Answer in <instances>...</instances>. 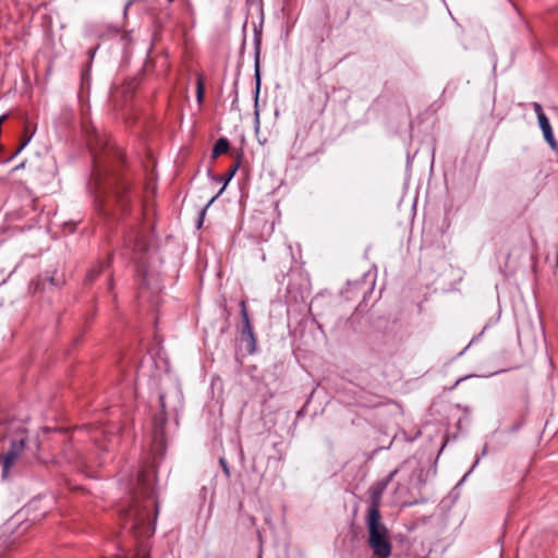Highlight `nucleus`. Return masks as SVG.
<instances>
[{"label":"nucleus","mask_w":558,"mask_h":558,"mask_svg":"<svg viewBox=\"0 0 558 558\" xmlns=\"http://www.w3.org/2000/svg\"><path fill=\"white\" fill-rule=\"evenodd\" d=\"M397 473H398V469H396V470L391 471V472L387 475V477H386L385 480L380 481V482H381V483H386V486H388V485H389V483H390V482L393 480V477L397 475Z\"/></svg>","instance_id":"nucleus-16"},{"label":"nucleus","mask_w":558,"mask_h":558,"mask_svg":"<svg viewBox=\"0 0 558 558\" xmlns=\"http://www.w3.org/2000/svg\"><path fill=\"white\" fill-rule=\"evenodd\" d=\"M124 245L134 253H145L149 247V239L142 227L132 228L124 236Z\"/></svg>","instance_id":"nucleus-4"},{"label":"nucleus","mask_w":558,"mask_h":558,"mask_svg":"<svg viewBox=\"0 0 558 558\" xmlns=\"http://www.w3.org/2000/svg\"><path fill=\"white\" fill-rule=\"evenodd\" d=\"M204 89H205L204 82H203V78L199 76L196 82V96H197L198 102L203 101Z\"/></svg>","instance_id":"nucleus-11"},{"label":"nucleus","mask_w":558,"mask_h":558,"mask_svg":"<svg viewBox=\"0 0 558 558\" xmlns=\"http://www.w3.org/2000/svg\"><path fill=\"white\" fill-rule=\"evenodd\" d=\"M48 281L51 286H54V287H58L60 286V282L56 281L53 276H49V275H45L43 277H40V284H45V282Z\"/></svg>","instance_id":"nucleus-14"},{"label":"nucleus","mask_w":558,"mask_h":558,"mask_svg":"<svg viewBox=\"0 0 558 558\" xmlns=\"http://www.w3.org/2000/svg\"><path fill=\"white\" fill-rule=\"evenodd\" d=\"M239 306H240V314H241V318H242V323H243L241 335L243 338H247V340L250 342V348L247 349V351H248V353L252 354L255 352L256 338H255L253 327H252V324H251V320L248 317L246 301L241 300L239 303Z\"/></svg>","instance_id":"nucleus-5"},{"label":"nucleus","mask_w":558,"mask_h":558,"mask_svg":"<svg viewBox=\"0 0 558 558\" xmlns=\"http://www.w3.org/2000/svg\"><path fill=\"white\" fill-rule=\"evenodd\" d=\"M159 401H160L161 408L165 409V397L162 395L159 397Z\"/></svg>","instance_id":"nucleus-18"},{"label":"nucleus","mask_w":558,"mask_h":558,"mask_svg":"<svg viewBox=\"0 0 558 558\" xmlns=\"http://www.w3.org/2000/svg\"><path fill=\"white\" fill-rule=\"evenodd\" d=\"M262 33L255 29L254 44H255V80H256V97L260 88V73H259V52H260Z\"/></svg>","instance_id":"nucleus-9"},{"label":"nucleus","mask_w":558,"mask_h":558,"mask_svg":"<svg viewBox=\"0 0 558 558\" xmlns=\"http://www.w3.org/2000/svg\"><path fill=\"white\" fill-rule=\"evenodd\" d=\"M168 2H173L174 0H167Z\"/></svg>","instance_id":"nucleus-20"},{"label":"nucleus","mask_w":558,"mask_h":558,"mask_svg":"<svg viewBox=\"0 0 558 558\" xmlns=\"http://www.w3.org/2000/svg\"><path fill=\"white\" fill-rule=\"evenodd\" d=\"M532 107H533L534 112L537 116V119H539L542 114H545L543 111V107L539 102H533Z\"/></svg>","instance_id":"nucleus-15"},{"label":"nucleus","mask_w":558,"mask_h":558,"mask_svg":"<svg viewBox=\"0 0 558 558\" xmlns=\"http://www.w3.org/2000/svg\"><path fill=\"white\" fill-rule=\"evenodd\" d=\"M537 120L545 141L553 149H556L558 147V143L554 136V132L548 118L546 117V114H542L541 118Z\"/></svg>","instance_id":"nucleus-8"},{"label":"nucleus","mask_w":558,"mask_h":558,"mask_svg":"<svg viewBox=\"0 0 558 558\" xmlns=\"http://www.w3.org/2000/svg\"><path fill=\"white\" fill-rule=\"evenodd\" d=\"M102 270V266L98 269L96 268H93L88 271V274L86 275V280L87 281H94L96 279V277L100 274V271Z\"/></svg>","instance_id":"nucleus-13"},{"label":"nucleus","mask_w":558,"mask_h":558,"mask_svg":"<svg viewBox=\"0 0 558 558\" xmlns=\"http://www.w3.org/2000/svg\"><path fill=\"white\" fill-rule=\"evenodd\" d=\"M240 158L241 156L239 155L238 156V159L235 160V162L229 168V170L222 175L219 178L220 181H223V185L222 187L220 189V191L218 192V194L216 196H214L208 205L201 211V218H199V221H198V227L202 226L203 223V217L206 213V209L207 207L223 192V190L226 189L227 184L229 183V181L235 175L239 167H240Z\"/></svg>","instance_id":"nucleus-7"},{"label":"nucleus","mask_w":558,"mask_h":558,"mask_svg":"<svg viewBox=\"0 0 558 558\" xmlns=\"http://www.w3.org/2000/svg\"><path fill=\"white\" fill-rule=\"evenodd\" d=\"M219 464H220V466H221L226 477L230 478L231 472H230V469H229L227 460L225 458H220L219 459Z\"/></svg>","instance_id":"nucleus-12"},{"label":"nucleus","mask_w":558,"mask_h":558,"mask_svg":"<svg viewBox=\"0 0 558 558\" xmlns=\"http://www.w3.org/2000/svg\"><path fill=\"white\" fill-rule=\"evenodd\" d=\"M230 144L226 137H220L214 145L211 157L217 158L229 150Z\"/></svg>","instance_id":"nucleus-10"},{"label":"nucleus","mask_w":558,"mask_h":558,"mask_svg":"<svg viewBox=\"0 0 558 558\" xmlns=\"http://www.w3.org/2000/svg\"><path fill=\"white\" fill-rule=\"evenodd\" d=\"M39 448V445L36 442L35 444V449L37 450Z\"/></svg>","instance_id":"nucleus-19"},{"label":"nucleus","mask_w":558,"mask_h":558,"mask_svg":"<svg viewBox=\"0 0 558 558\" xmlns=\"http://www.w3.org/2000/svg\"><path fill=\"white\" fill-rule=\"evenodd\" d=\"M387 488L386 483L378 482L375 486L371 488V504L367 509L366 517H372L374 513H380V502L381 496Z\"/></svg>","instance_id":"nucleus-6"},{"label":"nucleus","mask_w":558,"mask_h":558,"mask_svg":"<svg viewBox=\"0 0 558 558\" xmlns=\"http://www.w3.org/2000/svg\"><path fill=\"white\" fill-rule=\"evenodd\" d=\"M368 539L367 544L373 558H389L392 553V543L387 526L383 523L381 514L374 513L365 519Z\"/></svg>","instance_id":"nucleus-2"},{"label":"nucleus","mask_w":558,"mask_h":558,"mask_svg":"<svg viewBox=\"0 0 558 558\" xmlns=\"http://www.w3.org/2000/svg\"><path fill=\"white\" fill-rule=\"evenodd\" d=\"M26 448V438H20L19 440H12L9 450L0 456V462L2 465V478H8L11 468L16 463L22 452Z\"/></svg>","instance_id":"nucleus-3"},{"label":"nucleus","mask_w":558,"mask_h":558,"mask_svg":"<svg viewBox=\"0 0 558 558\" xmlns=\"http://www.w3.org/2000/svg\"><path fill=\"white\" fill-rule=\"evenodd\" d=\"M31 141V137H26L20 145V147L17 148V150L15 151L14 156L17 155L22 149H24V147L29 143Z\"/></svg>","instance_id":"nucleus-17"},{"label":"nucleus","mask_w":558,"mask_h":558,"mask_svg":"<svg viewBox=\"0 0 558 558\" xmlns=\"http://www.w3.org/2000/svg\"><path fill=\"white\" fill-rule=\"evenodd\" d=\"M144 495L143 504H134L124 514L125 525H129L138 536H149L154 533V522L157 515L158 505L153 488L146 486Z\"/></svg>","instance_id":"nucleus-1"}]
</instances>
